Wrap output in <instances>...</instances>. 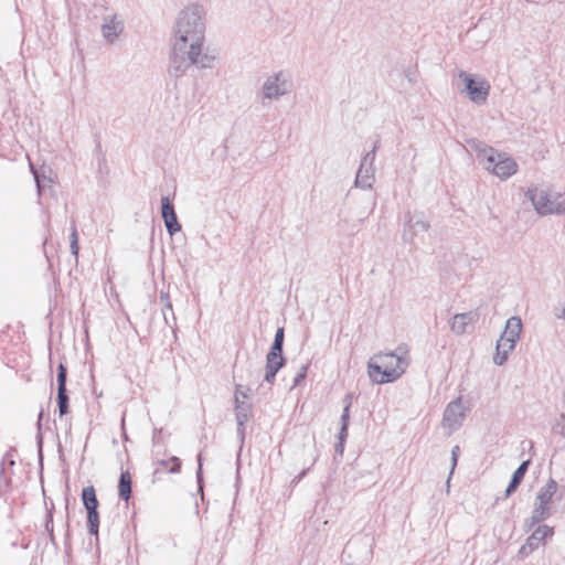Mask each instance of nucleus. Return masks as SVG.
Segmentation results:
<instances>
[{
	"label": "nucleus",
	"mask_w": 565,
	"mask_h": 565,
	"mask_svg": "<svg viewBox=\"0 0 565 565\" xmlns=\"http://www.w3.org/2000/svg\"><path fill=\"white\" fill-rule=\"evenodd\" d=\"M380 147L379 141H375L371 151H369L361 160L356 177L355 185L361 189H371L375 181L374 161L376 151Z\"/></svg>",
	"instance_id": "nucleus-10"
},
{
	"label": "nucleus",
	"mask_w": 565,
	"mask_h": 565,
	"mask_svg": "<svg viewBox=\"0 0 565 565\" xmlns=\"http://www.w3.org/2000/svg\"><path fill=\"white\" fill-rule=\"evenodd\" d=\"M522 328L520 317L513 316L507 320L504 330L497 342V352L493 356L494 364L502 365L508 360L509 354L514 350L520 339Z\"/></svg>",
	"instance_id": "nucleus-7"
},
{
	"label": "nucleus",
	"mask_w": 565,
	"mask_h": 565,
	"mask_svg": "<svg viewBox=\"0 0 565 565\" xmlns=\"http://www.w3.org/2000/svg\"><path fill=\"white\" fill-rule=\"evenodd\" d=\"M163 317H164L166 321H168L166 311H163Z\"/></svg>",
	"instance_id": "nucleus-42"
},
{
	"label": "nucleus",
	"mask_w": 565,
	"mask_h": 565,
	"mask_svg": "<svg viewBox=\"0 0 565 565\" xmlns=\"http://www.w3.org/2000/svg\"><path fill=\"white\" fill-rule=\"evenodd\" d=\"M343 444L344 443H341V440H339V443L335 445V451L339 454V455H342L343 454Z\"/></svg>",
	"instance_id": "nucleus-40"
},
{
	"label": "nucleus",
	"mask_w": 565,
	"mask_h": 565,
	"mask_svg": "<svg viewBox=\"0 0 565 565\" xmlns=\"http://www.w3.org/2000/svg\"><path fill=\"white\" fill-rule=\"evenodd\" d=\"M470 147L483 168L501 180H505L518 171V163L504 152H495L493 148L480 141H471Z\"/></svg>",
	"instance_id": "nucleus-4"
},
{
	"label": "nucleus",
	"mask_w": 565,
	"mask_h": 565,
	"mask_svg": "<svg viewBox=\"0 0 565 565\" xmlns=\"http://www.w3.org/2000/svg\"><path fill=\"white\" fill-rule=\"evenodd\" d=\"M352 399H353V395L352 394H347L343 399H342V404H343V409H348L350 411L351 408V405H352Z\"/></svg>",
	"instance_id": "nucleus-31"
},
{
	"label": "nucleus",
	"mask_w": 565,
	"mask_h": 565,
	"mask_svg": "<svg viewBox=\"0 0 565 565\" xmlns=\"http://www.w3.org/2000/svg\"><path fill=\"white\" fill-rule=\"evenodd\" d=\"M70 239H71V242H73V241L78 242L77 231H76L75 226H73V228H72V232L70 234Z\"/></svg>",
	"instance_id": "nucleus-38"
},
{
	"label": "nucleus",
	"mask_w": 565,
	"mask_h": 565,
	"mask_svg": "<svg viewBox=\"0 0 565 565\" xmlns=\"http://www.w3.org/2000/svg\"><path fill=\"white\" fill-rule=\"evenodd\" d=\"M294 79L290 72L280 70L268 74L260 86L259 97L262 102H278L291 94Z\"/></svg>",
	"instance_id": "nucleus-6"
},
{
	"label": "nucleus",
	"mask_w": 565,
	"mask_h": 565,
	"mask_svg": "<svg viewBox=\"0 0 565 565\" xmlns=\"http://www.w3.org/2000/svg\"><path fill=\"white\" fill-rule=\"evenodd\" d=\"M161 299L166 302L164 303V308L170 310V311H172V303H171V301L169 299V295L168 294H161ZM171 315H172V319H174L173 312H171Z\"/></svg>",
	"instance_id": "nucleus-32"
},
{
	"label": "nucleus",
	"mask_w": 565,
	"mask_h": 565,
	"mask_svg": "<svg viewBox=\"0 0 565 565\" xmlns=\"http://www.w3.org/2000/svg\"><path fill=\"white\" fill-rule=\"evenodd\" d=\"M465 417L466 407L461 397H458L447 405L444 412L443 427L448 431V434H452L462 426Z\"/></svg>",
	"instance_id": "nucleus-12"
},
{
	"label": "nucleus",
	"mask_w": 565,
	"mask_h": 565,
	"mask_svg": "<svg viewBox=\"0 0 565 565\" xmlns=\"http://www.w3.org/2000/svg\"><path fill=\"white\" fill-rule=\"evenodd\" d=\"M555 317L561 320H565V307L555 310Z\"/></svg>",
	"instance_id": "nucleus-37"
},
{
	"label": "nucleus",
	"mask_w": 565,
	"mask_h": 565,
	"mask_svg": "<svg viewBox=\"0 0 565 565\" xmlns=\"http://www.w3.org/2000/svg\"><path fill=\"white\" fill-rule=\"evenodd\" d=\"M535 550L533 548V546H529V542L525 541V543L520 547L519 552H518V555L521 557V558H525L527 557L531 553H533Z\"/></svg>",
	"instance_id": "nucleus-30"
},
{
	"label": "nucleus",
	"mask_w": 565,
	"mask_h": 565,
	"mask_svg": "<svg viewBox=\"0 0 565 565\" xmlns=\"http://www.w3.org/2000/svg\"><path fill=\"white\" fill-rule=\"evenodd\" d=\"M218 63L216 50L205 45V40L193 41L181 46H174L170 62V73L182 76L190 66L198 70H212Z\"/></svg>",
	"instance_id": "nucleus-1"
},
{
	"label": "nucleus",
	"mask_w": 565,
	"mask_h": 565,
	"mask_svg": "<svg viewBox=\"0 0 565 565\" xmlns=\"http://www.w3.org/2000/svg\"><path fill=\"white\" fill-rule=\"evenodd\" d=\"M161 216L166 228L171 236L181 231V225L178 222L174 206L168 196L161 198Z\"/></svg>",
	"instance_id": "nucleus-13"
},
{
	"label": "nucleus",
	"mask_w": 565,
	"mask_h": 565,
	"mask_svg": "<svg viewBox=\"0 0 565 565\" xmlns=\"http://www.w3.org/2000/svg\"><path fill=\"white\" fill-rule=\"evenodd\" d=\"M529 465H530V461L525 460L514 471L512 479H511L508 488L505 489V497H510L516 490V488L519 487V484L521 483V481L524 478V475L529 468Z\"/></svg>",
	"instance_id": "nucleus-19"
},
{
	"label": "nucleus",
	"mask_w": 565,
	"mask_h": 565,
	"mask_svg": "<svg viewBox=\"0 0 565 565\" xmlns=\"http://www.w3.org/2000/svg\"><path fill=\"white\" fill-rule=\"evenodd\" d=\"M457 76L459 81L458 89L461 94H466L477 105L486 104L490 93L488 81L481 77L476 78L466 71H459Z\"/></svg>",
	"instance_id": "nucleus-8"
},
{
	"label": "nucleus",
	"mask_w": 565,
	"mask_h": 565,
	"mask_svg": "<svg viewBox=\"0 0 565 565\" xmlns=\"http://www.w3.org/2000/svg\"><path fill=\"white\" fill-rule=\"evenodd\" d=\"M66 367L61 363L57 370V391L66 390Z\"/></svg>",
	"instance_id": "nucleus-28"
},
{
	"label": "nucleus",
	"mask_w": 565,
	"mask_h": 565,
	"mask_svg": "<svg viewBox=\"0 0 565 565\" xmlns=\"http://www.w3.org/2000/svg\"><path fill=\"white\" fill-rule=\"evenodd\" d=\"M478 319L476 312H463L455 315L450 320V329L456 334H463Z\"/></svg>",
	"instance_id": "nucleus-15"
},
{
	"label": "nucleus",
	"mask_w": 565,
	"mask_h": 565,
	"mask_svg": "<svg viewBox=\"0 0 565 565\" xmlns=\"http://www.w3.org/2000/svg\"><path fill=\"white\" fill-rule=\"evenodd\" d=\"M550 508L547 505H543L535 502V507L532 511V514L524 522V527L526 530H532L536 524L543 522L550 516Z\"/></svg>",
	"instance_id": "nucleus-17"
},
{
	"label": "nucleus",
	"mask_w": 565,
	"mask_h": 565,
	"mask_svg": "<svg viewBox=\"0 0 565 565\" xmlns=\"http://www.w3.org/2000/svg\"><path fill=\"white\" fill-rule=\"evenodd\" d=\"M557 490V483L554 479H548L544 487H542L536 495L535 502L547 505L552 501L553 495Z\"/></svg>",
	"instance_id": "nucleus-18"
},
{
	"label": "nucleus",
	"mask_w": 565,
	"mask_h": 565,
	"mask_svg": "<svg viewBox=\"0 0 565 565\" xmlns=\"http://www.w3.org/2000/svg\"><path fill=\"white\" fill-rule=\"evenodd\" d=\"M87 523H88V531L93 535L98 534V526H99V514L98 511H89L87 512Z\"/></svg>",
	"instance_id": "nucleus-25"
},
{
	"label": "nucleus",
	"mask_w": 565,
	"mask_h": 565,
	"mask_svg": "<svg viewBox=\"0 0 565 565\" xmlns=\"http://www.w3.org/2000/svg\"><path fill=\"white\" fill-rule=\"evenodd\" d=\"M206 10L202 4L192 3L179 12L174 24L173 47L205 40Z\"/></svg>",
	"instance_id": "nucleus-3"
},
{
	"label": "nucleus",
	"mask_w": 565,
	"mask_h": 565,
	"mask_svg": "<svg viewBox=\"0 0 565 565\" xmlns=\"http://www.w3.org/2000/svg\"><path fill=\"white\" fill-rule=\"evenodd\" d=\"M347 437H348V427L341 426L338 438H339V440H341V443H344Z\"/></svg>",
	"instance_id": "nucleus-35"
},
{
	"label": "nucleus",
	"mask_w": 565,
	"mask_h": 565,
	"mask_svg": "<svg viewBox=\"0 0 565 565\" xmlns=\"http://www.w3.org/2000/svg\"><path fill=\"white\" fill-rule=\"evenodd\" d=\"M408 365V349L399 345L395 351L373 355L367 362V374L374 383H390L399 379Z\"/></svg>",
	"instance_id": "nucleus-2"
},
{
	"label": "nucleus",
	"mask_w": 565,
	"mask_h": 565,
	"mask_svg": "<svg viewBox=\"0 0 565 565\" xmlns=\"http://www.w3.org/2000/svg\"><path fill=\"white\" fill-rule=\"evenodd\" d=\"M525 195L542 216L565 213V193L533 186L526 191Z\"/></svg>",
	"instance_id": "nucleus-5"
},
{
	"label": "nucleus",
	"mask_w": 565,
	"mask_h": 565,
	"mask_svg": "<svg viewBox=\"0 0 565 565\" xmlns=\"http://www.w3.org/2000/svg\"><path fill=\"white\" fill-rule=\"evenodd\" d=\"M282 344H284V328H278L274 338V343L268 352V356L284 359L282 356Z\"/></svg>",
	"instance_id": "nucleus-22"
},
{
	"label": "nucleus",
	"mask_w": 565,
	"mask_h": 565,
	"mask_svg": "<svg viewBox=\"0 0 565 565\" xmlns=\"http://www.w3.org/2000/svg\"><path fill=\"white\" fill-rule=\"evenodd\" d=\"M239 387L241 384L236 385L235 390V415H236V423H237V431L241 436V438H244V430H245V424L247 423L249 415H250V404L246 403L245 401H239Z\"/></svg>",
	"instance_id": "nucleus-14"
},
{
	"label": "nucleus",
	"mask_w": 565,
	"mask_h": 565,
	"mask_svg": "<svg viewBox=\"0 0 565 565\" xmlns=\"http://www.w3.org/2000/svg\"><path fill=\"white\" fill-rule=\"evenodd\" d=\"M308 369H309V364L308 363L303 364V365H301L299 367V370L297 372V375L294 379L292 387H296V386L300 385L301 382L305 381V379L307 376Z\"/></svg>",
	"instance_id": "nucleus-29"
},
{
	"label": "nucleus",
	"mask_w": 565,
	"mask_h": 565,
	"mask_svg": "<svg viewBox=\"0 0 565 565\" xmlns=\"http://www.w3.org/2000/svg\"><path fill=\"white\" fill-rule=\"evenodd\" d=\"M196 479L198 482L201 483L202 481V456H198V471H196Z\"/></svg>",
	"instance_id": "nucleus-34"
},
{
	"label": "nucleus",
	"mask_w": 565,
	"mask_h": 565,
	"mask_svg": "<svg viewBox=\"0 0 565 565\" xmlns=\"http://www.w3.org/2000/svg\"><path fill=\"white\" fill-rule=\"evenodd\" d=\"M100 33L107 44L114 45L125 34V20L119 13L107 14L103 18Z\"/></svg>",
	"instance_id": "nucleus-11"
},
{
	"label": "nucleus",
	"mask_w": 565,
	"mask_h": 565,
	"mask_svg": "<svg viewBox=\"0 0 565 565\" xmlns=\"http://www.w3.org/2000/svg\"><path fill=\"white\" fill-rule=\"evenodd\" d=\"M119 497L128 500L131 495V477L128 471H122L119 479Z\"/></svg>",
	"instance_id": "nucleus-23"
},
{
	"label": "nucleus",
	"mask_w": 565,
	"mask_h": 565,
	"mask_svg": "<svg viewBox=\"0 0 565 565\" xmlns=\"http://www.w3.org/2000/svg\"><path fill=\"white\" fill-rule=\"evenodd\" d=\"M349 420H350V411L343 409V413L341 415V426L349 427Z\"/></svg>",
	"instance_id": "nucleus-33"
},
{
	"label": "nucleus",
	"mask_w": 565,
	"mask_h": 565,
	"mask_svg": "<svg viewBox=\"0 0 565 565\" xmlns=\"http://www.w3.org/2000/svg\"><path fill=\"white\" fill-rule=\"evenodd\" d=\"M285 359H278L273 356H266V372H265V381L268 383H273L277 372L284 366Z\"/></svg>",
	"instance_id": "nucleus-20"
},
{
	"label": "nucleus",
	"mask_w": 565,
	"mask_h": 565,
	"mask_svg": "<svg viewBox=\"0 0 565 565\" xmlns=\"http://www.w3.org/2000/svg\"><path fill=\"white\" fill-rule=\"evenodd\" d=\"M158 465L162 468V470L169 471L171 473H178L181 468V460L175 456H171L167 459L158 460Z\"/></svg>",
	"instance_id": "nucleus-24"
},
{
	"label": "nucleus",
	"mask_w": 565,
	"mask_h": 565,
	"mask_svg": "<svg viewBox=\"0 0 565 565\" xmlns=\"http://www.w3.org/2000/svg\"><path fill=\"white\" fill-rule=\"evenodd\" d=\"M554 535V529L546 524L539 525L532 534L526 539L529 542V546H533L534 550H537L540 545H544L548 537Z\"/></svg>",
	"instance_id": "nucleus-16"
},
{
	"label": "nucleus",
	"mask_w": 565,
	"mask_h": 565,
	"mask_svg": "<svg viewBox=\"0 0 565 565\" xmlns=\"http://www.w3.org/2000/svg\"><path fill=\"white\" fill-rule=\"evenodd\" d=\"M82 500L87 512L97 511L98 501L93 486L85 487L82 491Z\"/></svg>",
	"instance_id": "nucleus-21"
},
{
	"label": "nucleus",
	"mask_w": 565,
	"mask_h": 565,
	"mask_svg": "<svg viewBox=\"0 0 565 565\" xmlns=\"http://www.w3.org/2000/svg\"><path fill=\"white\" fill-rule=\"evenodd\" d=\"M238 395H239V401H244V399H246L248 397L247 392L243 391V386L242 385L239 387Z\"/></svg>",
	"instance_id": "nucleus-39"
},
{
	"label": "nucleus",
	"mask_w": 565,
	"mask_h": 565,
	"mask_svg": "<svg viewBox=\"0 0 565 565\" xmlns=\"http://www.w3.org/2000/svg\"><path fill=\"white\" fill-rule=\"evenodd\" d=\"M71 253L72 255H74L75 257H77L78 255V242H71Z\"/></svg>",
	"instance_id": "nucleus-36"
},
{
	"label": "nucleus",
	"mask_w": 565,
	"mask_h": 565,
	"mask_svg": "<svg viewBox=\"0 0 565 565\" xmlns=\"http://www.w3.org/2000/svg\"><path fill=\"white\" fill-rule=\"evenodd\" d=\"M33 171V174H34V179L36 181V185H38V190L39 192H41V185H40V180H39V174L35 170H32Z\"/></svg>",
	"instance_id": "nucleus-41"
},
{
	"label": "nucleus",
	"mask_w": 565,
	"mask_h": 565,
	"mask_svg": "<svg viewBox=\"0 0 565 565\" xmlns=\"http://www.w3.org/2000/svg\"><path fill=\"white\" fill-rule=\"evenodd\" d=\"M57 405L61 416L68 413V396L66 390L57 391Z\"/></svg>",
	"instance_id": "nucleus-26"
},
{
	"label": "nucleus",
	"mask_w": 565,
	"mask_h": 565,
	"mask_svg": "<svg viewBox=\"0 0 565 565\" xmlns=\"http://www.w3.org/2000/svg\"><path fill=\"white\" fill-rule=\"evenodd\" d=\"M429 227V221L423 212H407L403 225V241L408 244H415L416 239L423 238Z\"/></svg>",
	"instance_id": "nucleus-9"
},
{
	"label": "nucleus",
	"mask_w": 565,
	"mask_h": 565,
	"mask_svg": "<svg viewBox=\"0 0 565 565\" xmlns=\"http://www.w3.org/2000/svg\"><path fill=\"white\" fill-rule=\"evenodd\" d=\"M459 454H460V448L459 446H454L452 449H451V468H450V472H449V476H448V479H447V482H446V486H447V492H449V489H450V478L455 471V468L457 466V462H458V457H459Z\"/></svg>",
	"instance_id": "nucleus-27"
}]
</instances>
